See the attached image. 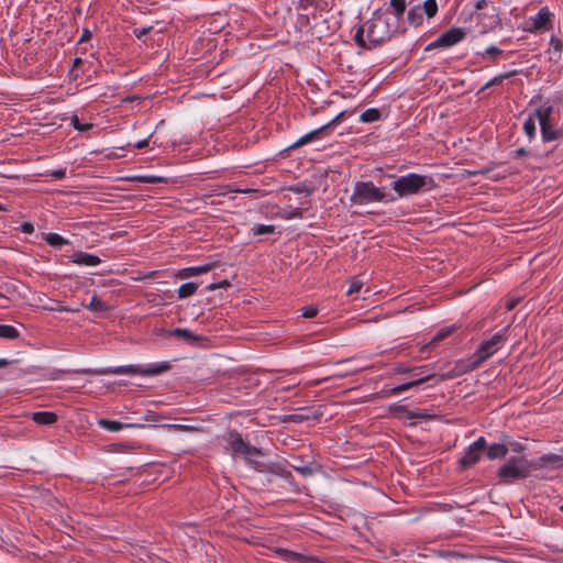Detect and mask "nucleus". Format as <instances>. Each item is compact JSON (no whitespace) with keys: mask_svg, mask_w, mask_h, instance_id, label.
Wrapping results in <instances>:
<instances>
[{"mask_svg":"<svg viewBox=\"0 0 563 563\" xmlns=\"http://www.w3.org/2000/svg\"><path fill=\"white\" fill-rule=\"evenodd\" d=\"M172 365L167 361L159 363H152L146 365H122L115 367H103V368H81L74 369L76 374L87 375H141V376H155L168 372Z\"/></svg>","mask_w":563,"mask_h":563,"instance_id":"1","label":"nucleus"},{"mask_svg":"<svg viewBox=\"0 0 563 563\" xmlns=\"http://www.w3.org/2000/svg\"><path fill=\"white\" fill-rule=\"evenodd\" d=\"M437 183L429 175L409 173L397 177L391 184V192L395 201L409 196H416L437 187Z\"/></svg>","mask_w":563,"mask_h":563,"instance_id":"2","label":"nucleus"},{"mask_svg":"<svg viewBox=\"0 0 563 563\" xmlns=\"http://www.w3.org/2000/svg\"><path fill=\"white\" fill-rule=\"evenodd\" d=\"M366 35L369 37V46L378 47L389 41L399 26L398 21L387 14L375 11L366 22Z\"/></svg>","mask_w":563,"mask_h":563,"instance_id":"3","label":"nucleus"},{"mask_svg":"<svg viewBox=\"0 0 563 563\" xmlns=\"http://www.w3.org/2000/svg\"><path fill=\"white\" fill-rule=\"evenodd\" d=\"M350 201L352 205L362 206L374 202H395V198L385 187H377L371 180H358L354 184Z\"/></svg>","mask_w":563,"mask_h":563,"instance_id":"4","label":"nucleus"},{"mask_svg":"<svg viewBox=\"0 0 563 563\" xmlns=\"http://www.w3.org/2000/svg\"><path fill=\"white\" fill-rule=\"evenodd\" d=\"M508 327L503 328L497 333H495L492 338L482 341V343L477 346L474 354L470 360V364L465 369H460L462 373L465 371H474L479 367L487 358L494 355L506 342L508 334ZM459 371L457 368H455Z\"/></svg>","mask_w":563,"mask_h":563,"instance_id":"5","label":"nucleus"},{"mask_svg":"<svg viewBox=\"0 0 563 563\" xmlns=\"http://www.w3.org/2000/svg\"><path fill=\"white\" fill-rule=\"evenodd\" d=\"M531 462L523 456H511L498 470V477L504 484H511L518 479H525L530 475Z\"/></svg>","mask_w":563,"mask_h":563,"instance_id":"6","label":"nucleus"},{"mask_svg":"<svg viewBox=\"0 0 563 563\" xmlns=\"http://www.w3.org/2000/svg\"><path fill=\"white\" fill-rule=\"evenodd\" d=\"M225 442L224 449L230 452L233 457L246 456L250 453H261V449L245 442L236 430H230L223 437Z\"/></svg>","mask_w":563,"mask_h":563,"instance_id":"7","label":"nucleus"},{"mask_svg":"<svg viewBox=\"0 0 563 563\" xmlns=\"http://www.w3.org/2000/svg\"><path fill=\"white\" fill-rule=\"evenodd\" d=\"M486 450V439L479 437L476 441L471 443L464 454L459 459V466L463 470L470 468L478 463L482 459L483 453Z\"/></svg>","mask_w":563,"mask_h":563,"instance_id":"8","label":"nucleus"},{"mask_svg":"<svg viewBox=\"0 0 563 563\" xmlns=\"http://www.w3.org/2000/svg\"><path fill=\"white\" fill-rule=\"evenodd\" d=\"M461 374H462L461 371L452 369L448 373L440 374V375L421 376V377L411 379L410 382H406L400 385H397V386L393 387L388 393H389V395H399L400 393L406 391V390H408L415 386H418L420 384H423L426 382H429V380H435L437 383L443 382L446 379H452L454 377H457Z\"/></svg>","mask_w":563,"mask_h":563,"instance_id":"9","label":"nucleus"},{"mask_svg":"<svg viewBox=\"0 0 563 563\" xmlns=\"http://www.w3.org/2000/svg\"><path fill=\"white\" fill-rule=\"evenodd\" d=\"M465 36H466V32L464 29L451 27L448 31H445L444 33H442L437 40L429 43L426 46V51H431V49H435L439 47H451V46L457 44L459 42H461L462 40H464Z\"/></svg>","mask_w":563,"mask_h":563,"instance_id":"10","label":"nucleus"},{"mask_svg":"<svg viewBox=\"0 0 563 563\" xmlns=\"http://www.w3.org/2000/svg\"><path fill=\"white\" fill-rule=\"evenodd\" d=\"M551 16L552 13L548 7L541 8L534 16L529 19L526 30L531 33H536L541 30H549L552 26Z\"/></svg>","mask_w":563,"mask_h":563,"instance_id":"11","label":"nucleus"},{"mask_svg":"<svg viewBox=\"0 0 563 563\" xmlns=\"http://www.w3.org/2000/svg\"><path fill=\"white\" fill-rule=\"evenodd\" d=\"M265 473H269V474H273V475L284 478L287 482V484L289 485L290 490L292 493L298 494L300 492L299 484L296 482L291 472L289 470H287L282 463H278V462L268 463L267 470Z\"/></svg>","mask_w":563,"mask_h":563,"instance_id":"12","label":"nucleus"},{"mask_svg":"<svg viewBox=\"0 0 563 563\" xmlns=\"http://www.w3.org/2000/svg\"><path fill=\"white\" fill-rule=\"evenodd\" d=\"M276 554L286 562H298V563H327L321 559L313 555L301 554L288 549L277 548Z\"/></svg>","mask_w":563,"mask_h":563,"instance_id":"13","label":"nucleus"},{"mask_svg":"<svg viewBox=\"0 0 563 563\" xmlns=\"http://www.w3.org/2000/svg\"><path fill=\"white\" fill-rule=\"evenodd\" d=\"M500 439L503 440L500 443H493L490 445L486 444V455L492 461L504 459L509 452L506 440H510V437L506 433H501Z\"/></svg>","mask_w":563,"mask_h":563,"instance_id":"14","label":"nucleus"},{"mask_svg":"<svg viewBox=\"0 0 563 563\" xmlns=\"http://www.w3.org/2000/svg\"><path fill=\"white\" fill-rule=\"evenodd\" d=\"M98 426L110 432H118L123 429H142L144 423H132V422H120L117 420H110L100 418L97 421Z\"/></svg>","mask_w":563,"mask_h":563,"instance_id":"15","label":"nucleus"},{"mask_svg":"<svg viewBox=\"0 0 563 563\" xmlns=\"http://www.w3.org/2000/svg\"><path fill=\"white\" fill-rule=\"evenodd\" d=\"M214 267H216L214 262L207 263V264L199 265V266L185 267V268L178 269L177 273L175 274V276L178 279H186L189 277L206 274V273L210 272L211 269H213Z\"/></svg>","mask_w":563,"mask_h":563,"instance_id":"16","label":"nucleus"},{"mask_svg":"<svg viewBox=\"0 0 563 563\" xmlns=\"http://www.w3.org/2000/svg\"><path fill=\"white\" fill-rule=\"evenodd\" d=\"M533 470H539L544 466L551 465L552 467H561L563 466V455L547 453L541 455L538 461L531 462Z\"/></svg>","mask_w":563,"mask_h":563,"instance_id":"17","label":"nucleus"},{"mask_svg":"<svg viewBox=\"0 0 563 563\" xmlns=\"http://www.w3.org/2000/svg\"><path fill=\"white\" fill-rule=\"evenodd\" d=\"M70 262L79 266H97L100 264L101 260L95 254H90L84 251H76L70 256Z\"/></svg>","mask_w":563,"mask_h":563,"instance_id":"18","label":"nucleus"},{"mask_svg":"<svg viewBox=\"0 0 563 563\" xmlns=\"http://www.w3.org/2000/svg\"><path fill=\"white\" fill-rule=\"evenodd\" d=\"M478 22L483 25L486 30H494L498 25H500V18L496 10V8L492 9L490 13L482 12L477 14Z\"/></svg>","mask_w":563,"mask_h":563,"instance_id":"19","label":"nucleus"},{"mask_svg":"<svg viewBox=\"0 0 563 563\" xmlns=\"http://www.w3.org/2000/svg\"><path fill=\"white\" fill-rule=\"evenodd\" d=\"M168 333L169 335L181 339L189 344H196L201 340L199 335H197L189 329L175 328L170 330Z\"/></svg>","mask_w":563,"mask_h":563,"instance_id":"20","label":"nucleus"},{"mask_svg":"<svg viewBox=\"0 0 563 563\" xmlns=\"http://www.w3.org/2000/svg\"><path fill=\"white\" fill-rule=\"evenodd\" d=\"M32 420L37 424L51 426L57 421V415L53 411H36L32 413Z\"/></svg>","mask_w":563,"mask_h":563,"instance_id":"21","label":"nucleus"},{"mask_svg":"<svg viewBox=\"0 0 563 563\" xmlns=\"http://www.w3.org/2000/svg\"><path fill=\"white\" fill-rule=\"evenodd\" d=\"M263 455H264V453L262 451H261V453H250L249 455L243 456V460L250 467H252L256 472L265 473L267 470L268 463H264V462L255 459L256 456H263Z\"/></svg>","mask_w":563,"mask_h":563,"instance_id":"22","label":"nucleus"},{"mask_svg":"<svg viewBox=\"0 0 563 563\" xmlns=\"http://www.w3.org/2000/svg\"><path fill=\"white\" fill-rule=\"evenodd\" d=\"M364 33H366V24L365 23L363 25L358 26L355 32V35H354L355 44L358 47H361L363 49H367V51L376 48L375 46H369L371 45L369 37L366 36V38H365Z\"/></svg>","mask_w":563,"mask_h":563,"instance_id":"23","label":"nucleus"},{"mask_svg":"<svg viewBox=\"0 0 563 563\" xmlns=\"http://www.w3.org/2000/svg\"><path fill=\"white\" fill-rule=\"evenodd\" d=\"M519 74V70L517 69H514V70H510V71H507V73H503V74H499L495 77H493L492 79H489L477 92L481 93L483 92L484 90H486L487 88L489 87H493L495 85H500L505 79H509L516 75Z\"/></svg>","mask_w":563,"mask_h":563,"instance_id":"24","label":"nucleus"},{"mask_svg":"<svg viewBox=\"0 0 563 563\" xmlns=\"http://www.w3.org/2000/svg\"><path fill=\"white\" fill-rule=\"evenodd\" d=\"M537 117L534 115V112L525 120L522 130L525 134L527 135L529 142L533 141L537 136V125H536Z\"/></svg>","mask_w":563,"mask_h":563,"instance_id":"25","label":"nucleus"},{"mask_svg":"<svg viewBox=\"0 0 563 563\" xmlns=\"http://www.w3.org/2000/svg\"><path fill=\"white\" fill-rule=\"evenodd\" d=\"M563 52V42L552 35L549 42V54L551 55V59L560 60Z\"/></svg>","mask_w":563,"mask_h":563,"instance_id":"26","label":"nucleus"},{"mask_svg":"<svg viewBox=\"0 0 563 563\" xmlns=\"http://www.w3.org/2000/svg\"><path fill=\"white\" fill-rule=\"evenodd\" d=\"M407 22L415 27L422 24L423 15H422L421 7L419 4L412 7L408 10Z\"/></svg>","mask_w":563,"mask_h":563,"instance_id":"27","label":"nucleus"},{"mask_svg":"<svg viewBox=\"0 0 563 563\" xmlns=\"http://www.w3.org/2000/svg\"><path fill=\"white\" fill-rule=\"evenodd\" d=\"M43 240L49 245V246H53V247H62L63 245H66L68 244V240L65 239L64 236H62L60 234L58 233H54V232H49V233H45L43 235Z\"/></svg>","mask_w":563,"mask_h":563,"instance_id":"28","label":"nucleus"},{"mask_svg":"<svg viewBox=\"0 0 563 563\" xmlns=\"http://www.w3.org/2000/svg\"><path fill=\"white\" fill-rule=\"evenodd\" d=\"M380 118H382V112L379 109L369 108L361 113L360 121L363 123H373V122L379 121Z\"/></svg>","mask_w":563,"mask_h":563,"instance_id":"29","label":"nucleus"},{"mask_svg":"<svg viewBox=\"0 0 563 563\" xmlns=\"http://www.w3.org/2000/svg\"><path fill=\"white\" fill-rule=\"evenodd\" d=\"M389 7L391 9V13L394 14L393 20H397L399 22L407 8L406 0H390Z\"/></svg>","mask_w":563,"mask_h":563,"instance_id":"30","label":"nucleus"},{"mask_svg":"<svg viewBox=\"0 0 563 563\" xmlns=\"http://www.w3.org/2000/svg\"><path fill=\"white\" fill-rule=\"evenodd\" d=\"M198 289V284L194 282H188L183 285L177 290V296L179 299L188 298L196 294Z\"/></svg>","mask_w":563,"mask_h":563,"instance_id":"31","label":"nucleus"},{"mask_svg":"<svg viewBox=\"0 0 563 563\" xmlns=\"http://www.w3.org/2000/svg\"><path fill=\"white\" fill-rule=\"evenodd\" d=\"M456 331V327L455 325H450V327H444L442 329H440L435 334L434 336L432 338V340L430 341L429 345H434L437 344L438 342L446 339L448 336H450L453 332Z\"/></svg>","mask_w":563,"mask_h":563,"instance_id":"32","label":"nucleus"},{"mask_svg":"<svg viewBox=\"0 0 563 563\" xmlns=\"http://www.w3.org/2000/svg\"><path fill=\"white\" fill-rule=\"evenodd\" d=\"M20 336L16 328L10 324H0V338L7 340H15Z\"/></svg>","mask_w":563,"mask_h":563,"instance_id":"33","label":"nucleus"},{"mask_svg":"<svg viewBox=\"0 0 563 563\" xmlns=\"http://www.w3.org/2000/svg\"><path fill=\"white\" fill-rule=\"evenodd\" d=\"M389 411L394 417L399 419H409V413L412 412V410H410L407 406L398 404L391 405Z\"/></svg>","mask_w":563,"mask_h":563,"instance_id":"34","label":"nucleus"},{"mask_svg":"<svg viewBox=\"0 0 563 563\" xmlns=\"http://www.w3.org/2000/svg\"><path fill=\"white\" fill-rule=\"evenodd\" d=\"M421 11L429 18H433L438 13L437 0H426L421 7Z\"/></svg>","mask_w":563,"mask_h":563,"instance_id":"35","label":"nucleus"},{"mask_svg":"<svg viewBox=\"0 0 563 563\" xmlns=\"http://www.w3.org/2000/svg\"><path fill=\"white\" fill-rule=\"evenodd\" d=\"M409 419H420V420H434L437 419V416L431 413L427 409H415L411 413H409Z\"/></svg>","mask_w":563,"mask_h":563,"instance_id":"36","label":"nucleus"},{"mask_svg":"<svg viewBox=\"0 0 563 563\" xmlns=\"http://www.w3.org/2000/svg\"><path fill=\"white\" fill-rule=\"evenodd\" d=\"M251 232L253 235L272 234L275 232V227L272 224L257 223L251 228Z\"/></svg>","mask_w":563,"mask_h":563,"instance_id":"37","label":"nucleus"},{"mask_svg":"<svg viewBox=\"0 0 563 563\" xmlns=\"http://www.w3.org/2000/svg\"><path fill=\"white\" fill-rule=\"evenodd\" d=\"M427 367H428L427 365L410 367V366H408V365H406L404 363H397L394 366V373H396V374H410L411 372L421 371V369H424Z\"/></svg>","mask_w":563,"mask_h":563,"instance_id":"38","label":"nucleus"},{"mask_svg":"<svg viewBox=\"0 0 563 563\" xmlns=\"http://www.w3.org/2000/svg\"><path fill=\"white\" fill-rule=\"evenodd\" d=\"M476 55L481 57L489 56L493 62H497V57L503 55V51L499 47L492 45L488 46L483 53H476Z\"/></svg>","mask_w":563,"mask_h":563,"instance_id":"39","label":"nucleus"},{"mask_svg":"<svg viewBox=\"0 0 563 563\" xmlns=\"http://www.w3.org/2000/svg\"><path fill=\"white\" fill-rule=\"evenodd\" d=\"M70 125L79 132H87L93 126L92 123H81L76 114L71 115Z\"/></svg>","mask_w":563,"mask_h":563,"instance_id":"40","label":"nucleus"},{"mask_svg":"<svg viewBox=\"0 0 563 563\" xmlns=\"http://www.w3.org/2000/svg\"><path fill=\"white\" fill-rule=\"evenodd\" d=\"M87 308L92 311H104L107 310V305L98 296H93Z\"/></svg>","mask_w":563,"mask_h":563,"instance_id":"41","label":"nucleus"},{"mask_svg":"<svg viewBox=\"0 0 563 563\" xmlns=\"http://www.w3.org/2000/svg\"><path fill=\"white\" fill-rule=\"evenodd\" d=\"M135 180L144 184H159V183H166V178L155 175H144V176H137L134 178Z\"/></svg>","mask_w":563,"mask_h":563,"instance_id":"42","label":"nucleus"},{"mask_svg":"<svg viewBox=\"0 0 563 563\" xmlns=\"http://www.w3.org/2000/svg\"><path fill=\"white\" fill-rule=\"evenodd\" d=\"M292 470L298 472L300 475L308 477L313 475L314 471L310 465H303V464H292L290 465Z\"/></svg>","mask_w":563,"mask_h":563,"instance_id":"43","label":"nucleus"},{"mask_svg":"<svg viewBox=\"0 0 563 563\" xmlns=\"http://www.w3.org/2000/svg\"><path fill=\"white\" fill-rule=\"evenodd\" d=\"M289 190L295 194H306L307 196L311 195V192H312V189L309 186H307L305 183L290 186Z\"/></svg>","mask_w":563,"mask_h":563,"instance_id":"44","label":"nucleus"},{"mask_svg":"<svg viewBox=\"0 0 563 563\" xmlns=\"http://www.w3.org/2000/svg\"><path fill=\"white\" fill-rule=\"evenodd\" d=\"M301 317L306 319L314 318L318 314V308L316 306H305L300 309Z\"/></svg>","mask_w":563,"mask_h":563,"instance_id":"45","label":"nucleus"},{"mask_svg":"<svg viewBox=\"0 0 563 563\" xmlns=\"http://www.w3.org/2000/svg\"><path fill=\"white\" fill-rule=\"evenodd\" d=\"M311 141H313L312 134H310V132H308L305 135H302L301 137H299L291 146H289V148H296V147L302 146Z\"/></svg>","mask_w":563,"mask_h":563,"instance_id":"46","label":"nucleus"},{"mask_svg":"<svg viewBox=\"0 0 563 563\" xmlns=\"http://www.w3.org/2000/svg\"><path fill=\"white\" fill-rule=\"evenodd\" d=\"M506 443L512 452L522 453L526 450V446L520 442L506 440Z\"/></svg>","mask_w":563,"mask_h":563,"instance_id":"47","label":"nucleus"},{"mask_svg":"<svg viewBox=\"0 0 563 563\" xmlns=\"http://www.w3.org/2000/svg\"><path fill=\"white\" fill-rule=\"evenodd\" d=\"M157 421V413L152 410H147L146 413L141 418V421L139 423H144V427L146 426V422H156Z\"/></svg>","mask_w":563,"mask_h":563,"instance_id":"48","label":"nucleus"},{"mask_svg":"<svg viewBox=\"0 0 563 563\" xmlns=\"http://www.w3.org/2000/svg\"><path fill=\"white\" fill-rule=\"evenodd\" d=\"M363 284L362 282L357 280V279H353L351 283H350V286H349V289L346 291L347 295H353V294H356L361 290Z\"/></svg>","mask_w":563,"mask_h":563,"instance_id":"49","label":"nucleus"},{"mask_svg":"<svg viewBox=\"0 0 563 563\" xmlns=\"http://www.w3.org/2000/svg\"><path fill=\"white\" fill-rule=\"evenodd\" d=\"M152 30H153L152 25L144 26V27H141V29H134L133 30V34L135 35V37L142 38L143 36L147 35Z\"/></svg>","mask_w":563,"mask_h":563,"instance_id":"50","label":"nucleus"},{"mask_svg":"<svg viewBox=\"0 0 563 563\" xmlns=\"http://www.w3.org/2000/svg\"><path fill=\"white\" fill-rule=\"evenodd\" d=\"M529 154H530V152H528L525 147H519V148L512 151L510 155L512 158H521Z\"/></svg>","mask_w":563,"mask_h":563,"instance_id":"51","label":"nucleus"},{"mask_svg":"<svg viewBox=\"0 0 563 563\" xmlns=\"http://www.w3.org/2000/svg\"><path fill=\"white\" fill-rule=\"evenodd\" d=\"M329 130V125L324 124L313 131H310V134H312L313 140L319 139V136L322 133H325Z\"/></svg>","mask_w":563,"mask_h":563,"instance_id":"52","label":"nucleus"},{"mask_svg":"<svg viewBox=\"0 0 563 563\" xmlns=\"http://www.w3.org/2000/svg\"><path fill=\"white\" fill-rule=\"evenodd\" d=\"M20 230L25 234H31L34 232V225L31 222H23L20 225Z\"/></svg>","mask_w":563,"mask_h":563,"instance_id":"53","label":"nucleus"},{"mask_svg":"<svg viewBox=\"0 0 563 563\" xmlns=\"http://www.w3.org/2000/svg\"><path fill=\"white\" fill-rule=\"evenodd\" d=\"M166 427H168L169 429L177 430V431H191V430H195L194 427L186 426V424H167Z\"/></svg>","mask_w":563,"mask_h":563,"instance_id":"54","label":"nucleus"},{"mask_svg":"<svg viewBox=\"0 0 563 563\" xmlns=\"http://www.w3.org/2000/svg\"><path fill=\"white\" fill-rule=\"evenodd\" d=\"M49 175L56 179H63L66 176V169L65 168L54 169L51 172Z\"/></svg>","mask_w":563,"mask_h":563,"instance_id":"55","label":"nucleus"},{"mask_svg":"<svg viewBox=\"0 0 563 563\" xmlns=\"http://www.w3.org/2000/svg\"><path fill=\"white\" fill-rule=\"evenodd\" d=\"M225 286H229V282L227 279H223L219 283H211L207 288L209 290H216L218 288H222V287H225Z\"/></svg>","mask_w":563,"mask_h":563,"instance_id":"56","label":"nucleus"},{"mask_svg":"<svg viewBox=\"0 0 563 563\" xmlns=\"http://www.w3.org/2000/svg\"><path fill=\"white\" fill-rule=\"evenodd\" d=\"M308 419H309L308 416H305V415H301V413H294V415L289 416V420L292 421V422H302V421H306Z\"/></svg>","mask_w":563,"mask_h":563,"instance_id":"57","label":"nucleus"},{"mask_svg":"<svg viewBox=\"0 0 563 563\" xmlns=\"http://www.w3.org/2000/svg\"><path fill=\"white\" fill-rule=\"evenodd\" d=\"M345 111L340 112L335 118H333L330 122L327 123L329 125V129L339 123L345 115Z\"/></svg>","mask_w":563,"mask_h":563,"instance_id":"58","label":"nucleus"},{"mask_svg":"<svg viewBox=\"0 0 563 563\" xmlns=\"http://www.w3.org/2000/svg\"><path fill=\"white\" fill-rule=\"evenodd\" d=\"M91 36H92L91 32L88 29H84L78 43L89 41L91 38Z\"/></svg>","mask_w":563,"mask_h":563,"instance_id":"59","label":"nucleus"},{"mask_svg":"<svg viewBox=\"0 0 563 563\" xmlns=\"http://www.w3.org/2000/svg\"><path fill=\"white\" fill-rule=\"evenodd\" d=\"M487 5H488L487 0H477L474 4L476 10H483V9L487 8Z\"/></svg>","mask_w":563,"mask_h":563,"instance_id":"60","label":"nucleus"},{"mask_svg":"<svg viewBox=\"0 0 563 563\" xmlns=\"http://www.w3.org/2000/svg\"><path fill=\"white\" fill-rule=\"evenodd\" d=\"M519 300L518 299H514V300H509L506 302V310L507 311H511L516 308V306L518 305Z\"/></svg>","mask_w":563,"mask_h":563,"instance_id":"61","label":"nucleus"},{"mask_svg":"<svg viewBox=\"0 0 563 563\" xmlns=\"http://www.w3.org/2000/svg\"><path fill=\"white\" fill-rule=\"evenodd\" d=\"M148 146V139H144V140H141V141H137L135 144H134V147L135 148H144Z\"/></svg>","mask_w":563,"mask_h":563,"instance_id":"62","label":"nucleus"},{"mask_svg":"<svg viewBox=\"0 0 563 563\" xmlns=\"http://www.w3.org/2000/svg\"><path fill=\"white\" fill-rule=\"evenodd\" d=\"M426 369H421V371H417V372H411V376H412V379L415 378H418V377H421V376H427L428 374H426Z\"/></svg>","mask_w":563,"mask_h":563,"instance_id":"63","label":"nucleus"},{"mask_svg":"<svg viewBox=\"0 0 563 563\" xmlns=\"http://www.w3.org/2000/svg\"><path fill=\"white\" fill-rule=\"evenodd\" d=\"M81 64H82V59L80 57H76L73 59V68H76Z\"/></svg>","mask_w":563,"mask_h":563,"instance_id":"64","label":"nucleus"}]
</instances>
